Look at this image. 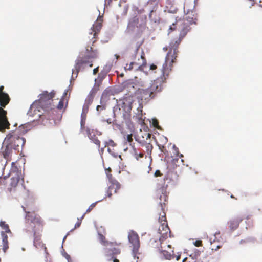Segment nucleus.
<instances>
[{
    "label": "nucleus",
    "instance_id": "f257e3e1",
    "mask_svg": "<svg viewBox=\"0 0 262 262\" xmlns=\"http://www.w3.org/2000/svg\"><path fill=\"white\" fill-rule=\"evenodd\" d=\"M55 92H51L48 93L47 91H44L40 94V98L38 101L34 102L30 106L28 114L30 116H34L38 112H43L42 114H38L37 115L40 119L47 118L48 120L53 119L51 114L55 111L54 106L52 104V99L55 96Z\"/></svg>",
    "mask_w": 262,
    "mask_h": 262
},
{
    "label": "nucleus",
    "instance_id": "f03ea898",
    "mask_svg": "<svg viewBox=\"0 0 262 262\" xmlns=\"http://www.w3.org/2000/svg\"><path fill=\"white\" fill-rule=\"evenodd\" d=\"M24 211L26 212L25 217L26 224L27 232L29 233H33L34 237V245L37 247L42 244L40 241L41 232L43 230L45 225L43 220L40 216L36 213L35 211H28L26 210V207L22 206Z\"/></svg>",
    "mask_w": 262,
    "mask_h": 262
},
{
    "label": "nucleus",
    "instance_id": "7ed1b4c3",
    "mask_svg": "<svg viewBox=\"0 0 262 262\" xmlns=\"http://www.w3.org/2000/svg\"><path fill=\"white\" fill-rule=\"evenodd\" d=\"M183 38L179 36L178 38L173 40L169 44V50L165 57V62L162 68V75L160 78L165 82L172 71L173 63H175L178 54V48Z\"/></svg>",
    "mask_w": 262,
    "mask_h": 262
},
{
    "label": "nucleus",
    "instance_id": "20e7f679",
    "mask_svg": "<svg viewBox=\"0 0 262 262\" xmlns=\"http://www.w3.org/2000/svg\"><path fill=\"white\" fill-rule=\"evenodd\" d=\"M98 56V51L97 49H93L92 46H87L84 52L80 53L75 61L74 69L72 70V74L77 76L79 71L86 67H93V60Z\"/></svg>",
    "mask_w": 262,
    "mask_h": 262
},
{
    "label": "nucleus",
    "instance_id": "39448f33",
    "mask_svg": "<svg viewBox=\"0 0 262 262\" xmlns=\"http://www.w3.org/2000/svg\"><path fill=\"white\" fill-rule=\"evenodd\" d=\"M4 86H0V132H5L6 129L10 128V123L7 117V112L4 108L10 101L9 95L4 92Z\"/></svg>",
    "mask_w": 262,
    "mask_h": 262
},
{
    "label": "nucleus",
    "instance_id": "423d86ee",
    "mask_svg": "<svg viewBox=\"0 0 262 262\" xmlns=\"http://www.w3.org/2000/svg\"><path fill=\"white\" fill-rule=\"evenodd\" d=\"M160 82V80L157 79L146 88H139L136 93L138 97L145 100L154 98L155 94L161 90Z\"/></svg>",
    "mask_w": 262,
    "mask_h": 262
},
{
    "label": "nucleus",
    "instance_id": "0eeeda50",
    "mask_svg": "<svg viewBox=\"0 0 262 262\" xmlns=\"http://www.w3.org/2000/svg\"><path fill=\"white\" fill-rule=\"evenodd\" d=\"M19 130L10 133L4 140V143H8L14 150L19 146H23L26 142L24 138L19 136Z\"/></svg>",
    "mask_w": 262,
    "mask_h": 262
},
{
    "label": "nucleus",
    "instance_id": "6e6552de",
    "mask_svg": "<svg viewBox=\"0 0 262 262\" xmlns=\"http://www.w3.org/2000/svg\"><path fill=\"white\" fill-rule=\"evenodd\" d=\"M191 27L188 23L185 21H178L173 23L168 29V34L172 31L177 30L179 32V36L180 38H184L188 32L191 30Z\"/></svg>",
    "mask_w": 262,
    "mask_h": 262
},
{
    "label": "nucleus",
    "instance_id": "1a4fd4ad",
    "mask_svg": "<svg viewBox=\"0 0 262 262\" xmlns=\"http://www.w3.org/2000/svg\"><path fill=\"white\" fill-rule=\"evenodd\" d=\"M102 16L99 15L96 21L93 25L91 28L88 38L90 40L89 43H91L92 46H93L94 43L97 41L98 34L102 28Z\"/></svg>",
    "mask_w": 262,
    "mask_h": 262
},
{
    "label": "nucleus",
    "instance_id": "9d476101",
    "mask_svg": "<svg viewBox=\"0 0 262 262\" xmlns=\"http://www.w3.org/2000/svg\"><path fill=\"white\" fill-rule=\"evenodd\" d=\"M157 195L158 196L159 203L161 207V209L164 211V207L168 202V193L166 191V187L164 186H157Z\"/></svg>",
    "mask_w": 262,
    "mask_h": 262
},
{
    "label": "nucleus",
    "instance_id": "9b49d317",
    "mask_svg": "<svg viewBox=\"0 0 262 262\" xmlns=\"http://www.w3.org/2000/svg\"><path fill=\"white\" fill-rule=\"evenodd\" d=\"M128 238L129 243L133 246V253L135 257L138 254L140 248L139 237L138 234L135 231H130L128 233Z\"/></svg>",
    "mask_w": 262,
    "mask_h": 262
},
{
    "label": "nucleus",
    "instance_id": "f8f14e48",
    "mask_svg": "<svg viewBox=\"0 0 262 262\" xmlns=\"http://www.w3.org/2000/svg\"><path fill=\"white\" fill-rule=\"evenodd\" d=\"M159 251L166 259L174 258L173 250L171 246L167 242H165V244L162 246Z\"/></svg>",
    "mask_w": 262,
    "mask_h": 262
},
{
    "label": "nucleus",
    "instance_id": "ddd939ff",
    "mask_svg": "<svg viewBox=\"0 0 262 262\" xmlns=\"http://www.w3.org/2000/svg\"><path fill=\"white\" fill-rule=\"evenodd\" d=\"M159 233L160 234V238L164 241L168 237H170L171 231L167 224H162L159 228Z\"/></svg>",
    "mask_w": 262,
    "mask_h": 262
},
{
    "label": "nucleus",
    "instance_id": "4468645a",
    "mask_svg": "<svg viewBox=\"0 0 262 262\" xmlns=\"http://www.w3.org/2000/svg\"><path fill=\"white\" fill-rule=\"evenodd\" d=\"M133 63L136 70H143V68L146 65V60L144 53L142 52L140 58H138L137 61H133Z\"/></svg>",
    "mask_w": 262,
    "mask_h": 262
},
{
    "label": "nucleus",
    "instance_id": "2eb2a0df",
    "mask_svg": "<svg viewBox=\"0 0 262 262\" xmlns=\"http://www.w3.org/2000/svg\"><path fill=\"white\" fill-rule=\"evenodd\" d=\"M120 188V184L117 182L111 183L110 185L108 186V189L106 191V196L111 197L113 193H116L118 190Z\"/></svg>",
    "mask_w": 262,
    "mask_h": 262
},
{
    "label": "nucleus",
    "instance_id": "dca6fc26",
    "mask_svg": "<svg viewBox=\"0 0 262 262\" xmlns=\"http://www.w3.org/2000/svg\"><path fill=\"white\" fill-rule=\"evenodd\" d=\"M6 144V147L4 150L2 151V154L0 156H3V158L6 160V163L10 161L11 159V155L13 148L8 143H4Z\"/></svg>",
    "mask_w": 262,
    "mask_h": 262
},
{
    "label": "nucleus",
    "instance_id": "f3484780",
    "mask_svg": "<svg viewBox=\"0 0 262 262\" xmlns=\"http://www.w3.org/2000/svg\"><path fill=\"white\" fill-rule=\"evenodd\" d=\"M165 244V243H164V241L163 239H161L160 237L158 239H156L153 238L150 239L149 241V245L150 247L157 249L159 251Z\"/></svg>",
    "mask_w": 262,
    "mask_h": 262
},
{
    "label": "nucleus",
    "instance_id": "a211bd4d",
    "mask_svg": "<svg viewBox=\"0 0 262 262\" xmlns=\"http://www.w3.org/2000/svg\"><path fill=\"white\" fill-rule=\"evenodd\" d=\"M243 220V219L241 216H237L233 218L228 222L229 228L231 230H235L238 227L239 223Z\"/></svg>",
    "mask_w": 262,
    "mask_h": 262
},
{
    "label": "nucleus",
    "instance_id": "6ab92c4d",
    "mask_svg": "<svg viewBox=\"0 0 262 262\" xmlns=\"http://www.w3.org/2000/svg\"><path fill=\"white\" fill-rule=\"evenodd\" d=\"M20 180L19 176L17 173L15 176L12 177L10 179V188H8L9 191L11 192L13 188H15Z\"/></svg>",
    "mask_w": 262,
    "mask_h": 262
},
{
    "label": "nucleus",
    "instance_id": "aec40b11",
    "mask_svg": "<svg viewBox=\"0 0 262 262\" xmlns=\"http://www.w3.org/2000/svg\"><path fill=\"white\" fill-rule=\"evenodd\" d=\"M106 252L107 253V256L108 257H112V258H114V256L116 255L119 254L120 253V250L115 247L109 248L106 249Z\"/></svg>",
    "mask_w": 262,
    "mask_h": 262
},
{
    "label": "nucleus",
    "instance_id": "412c9836",
    "mask_svg": "<svg viewBox=\"0 0 262 262\" xmlns=\"http://www.w3.org/2000/svg\"><path fill=\"white\" fill-rule=\"evenodd\" d=\"M196 18H194V15L191 14H188L181 21H185L188 23V24L190 25L195 24Z\"/></svg>",
    "mask_w": 262,
    "mask_h": 262
},
{
    "label": "nucleus",
    "instance_id": "4be33fe9",
    "mask_svg": "<svg viewBox=\"0 0 262 262\" xmlns=\"http://www.w3.org/2000/svg\"><path fill=\"white\" fill-rule=\"evenodd\" d=\"M178 10V8L174 5L170 3H167L166 5L165 11H167V12L170 13L174 14L177 12Z\"/></svg>",
    "mask_w": 262,
    "mask_h": 262
},
{
    "label": "nucleus",
    "instance_id": "5701e85b",
    "mask_svg": "<svg viewBox=\"0 0 262 262\" xmlns=\"http://www.w3.org/2000/svg\"><path fill=\"white\" fill-rule=\"evenodd\" d=\"M98 235L100 242L103 245L105 246H110L111 247H112L116 245V244H114L112 242H108L107 241H106L105 236L103 235L102 234H99Z\"/></svg>",
    "mask_w": 262,
    "mask_h": 262
},
{
    "label": "nucleus",
    "instance_id": "b1692460",
    "mask_svg": "<svg viewBox=\"0 0 262 262\" xmlns=\"http://www.w3.org/2000/svg\"><path fill=\"white\" fill-rule=\"evenodd\" d=\"M223 246V243H219L214 240L213 242H211V249L212 250L216 251L219 249L221 248Z\"/></svg>",
    "mask_w": 262,
    "mask_h": 262
},
{
    "label": "nucleus",
    "instance_id": "393cba45",
    "mask_svg": "<svg viewBox=\"0 0 262 262\" xmlns=\"http://www.w3.org/2000/svg\"><path fill=\"white\" fill-rule=\"evenodd\" d=\"M0 226L4 230L3 231L5 234L6 233H10L11 234V230L9 229V225L7 224L5 222L1 221L0 222Z\"/></svg>",
    "mask_w": 262,
    "mask_h": 262
},
{
    "label": "nucleus",
    "instance_id": "a878e982",
    "mask_svg": "<svg viewBox=\"0 0 262 262\" xmlns=\"http://www.w3.org/2000/svg\"><path fill=\"white\" fill-rule=\"evenodd\" d=\"M94 97V95L93 94V93L90 92L86 97L84 104H87V105L90 106L93 101Z\"/></svg>",
    "mask_w": 262,
    "mask_h": 262
},
{
    "label": "nucleus",
    "instance_id": "bb28decb",
    "mask_svg": "<svg viewBox=\"0 0 262 262\" xmlns=\"http://www.w3.org/2000/svg\"><path fill=\"white\" fill-rule=\"evenodd\" d=\"M142 146L145 147L147 154L150 156L153 149L152 145L150 143L145 142L143 143Z\"/></svg>",
    "mask_w": 262,
    "mask_h": 262
},
{
    "label": "nucleus",
    "instance_id": "cd10ccee",
    "mask_svg": "<svg viewBox=\"0 0 262 262\" xmlns=\"http://www.w3.org/2000/svg\"><path fill=\"white\" fill-rule=\"evenodd\" d=\"M67 91H65L63 93L62 98L59 102V103L57 105V108L59 110H61L64 107V97H66L67 95Z\"/></svg>",
    "mask_w": 262,
    "mask_h": 262
},
{
    "label": "nucleus",
    "instance_id": "c85d7f7f",
    "mask_svg": "<svg viewBox=\"0 0 262 262\" xmlns=\"http://www.w3.org/2000/svg\"><path fill=\"white\" fill-rule=\"evenodd\" d=\"M104 96V94H103L101 99V100H100L101 105H98L96 107V110L98 112H101L102 111H103L106 108V104H103L102 102V99H103Z\"/></svg>",
    "mask_w": 262,
    "mask_h": 262
},
{
    "label": "nucleus",
    "instance_id": "c756f323",
    "mask_svg": "<svg viewBox=\"0 0 262 262\" xmlns=\"http://www.w3.org/2000/svg\"><path fill=\"white\" fill-rule=\"evenodd\" d=\"M90 139L93 141V142L96 144L98 147L99 148L100 146V141L97 138V137H96L95 136H92L91 134L90 135Z\"/></svg>",
    "mask_w": 262,
    "mask_h": 262
},
{
    "label": "nucleus",
    "instance_id": "7c9ffc66",
    "mask_svg": "<svg viewBox=\"0 0 262 262\" xmlns=\"http://www.w3.org/2000/svg\"><path fill=\"white\" fill-rule=\"evenodd\" d=\"M86 117V116H85V115L83 114L81 115L80 124H81V128L82 129H84L85 128Z\"/></svg>",
    "mask_w": 262,
    "mask_h": 262
},
{
    "label": "nucleus",
    "instance_id": "2f4dec72",
    "mask_svg": "<svg viewBox=\"0 0 262 262\" xmlns=\"http://www.w3.org/2000/svg\"><path fill=\"white\" fill-rule=\"evenodd\" d=\"M96 203H92L88 208L85 213L82 216L81 219H83L85 214L89 213L95 207Z\"/></svg>",
    "mask_w": 262,
    "mask_h": 262
},
{
    "label": "nucleus",
    "instance_id": "473e14b6",
    "mask_svg": "<svg viewBox=\"0 0 262 262\" xmlns=\"http://www.w3.org/2000/svg\"><path fill=\"white\" fill-rule=\"evenodd\" d=\"M106 174L110 183L115 182H117V181L113 177V176L111 173H110L108 172H107V173Z\"/></svg>",
    "mask_w": 262,
    "mask_h": 262
},
{
    "label": "nucleus",
    "instance_id": "72a5a7b5",
    "mask_svg": "<svg viewBox=\"0 0 262 262\" xmlns=\"http://www.w3.org/2000/svg\"><path fill=\"white\" fill-rule=\"evenodd\" d=\"M115 145H116V144L112 140H109L108 141L105 142L104 147H106L108 146H111L112 147H114Z\"/></svg>",
    "mask_w": 262,
    "mask_h": 262
},
{
    "label": "nucleus",
    "instance_id": "f704fd0d",
    "mask_svg": "<svg viewBox=\"0 0 262 262\" xmlns=\"http://www.w3.org/2000/svg\"><path fill=\"white\" fill-rule=\"evenodd\" d=\"M159 221L161 222V225L162 224H167L166 217L165 213L164 212V215H162L161 217L159 218Z\"/></svg>",
    "mask_w": 262,
    "mask_h": 262
},
{
    "label": "nucleus",
    "instance_id": "c9c22d12",
    "mask_svg": "<svg viewBox=\"0 0 262 262\" xmlns=\"http://www.w3.org/2000/svg\"><path fill=\"white\" fill-rule=\"evenodd\" d=\"M90 106L87 105V104H84L83 106V109L81 114H84L85 116H86V114L89 111V108Z\"/></svg>",
    "mask_w": 262,
    "mask_h": 262
},
{
    "label": "nucleus",
    "instance_id": "e433bc0d",
    "mask_svg": "<svg viewBox=\"0 0 262 262\" xmlns=\"http://www.w3.org/2000/svg\"><path fill=\"white\" fill-rule=\"evenodd\" d=\"M134 68V66L133 65V62H130L129 64H126L125 67V69L126 70L130 71Z\"/></svg>",
    "mask_w": 262,
    "mask_h": 262
},
{
    "label": "nucleus",
    "instance_id": "4c0bfd02",
    "mask_svg": "<svg viewBox=\"0 0 262 262\" xmlns=\"http://www.w3.org/2000/svg\"><path fill=\"white\" fill-rule=\"evenodd\" d=\"M158 124H159V122L157 119H154L152 120V125L154 127H155L157 128H159Z\"/></svg>",
    "mask_w": 262,
    "mask_h": 262
},
{
    "label": "nucleus",
    "instance_id": "58836bf2",
    "mask_svg": "<svg viewBox=\"0 0 262 262\" xmlns=\"http://www.w3.org/2000/svg\"><path fill=\"white\" fill-rule=\"evenodd\" d=\"M196 247H200L202 246V241L201 240H197L194 243Z\"/></svg>",
    "mask_w": 262,
    "mask_h": 262
},
{
    "label": "nucleus",
    "instance_id": "ea45409f",
    "mask_svg": "<svg viewBox=\"0 0 262 262\" xmlns=\"http://www.w3.org/2000/svg\"><path fill=\"white\" fill-rule=\"evenodd\" d=\"M126 140L129 143H131L132 142H133V138H132V134H129V135H128L127 136V137H126Z\"/></svg>",
    "mask_w": 262,
    "mask_h": 262
},
{
    "label": "nucleus",
    "instance_id": "a19ab883",
    "mask_svg": "<svg viewBox=\"0 0 262 262\" xmlns=\"http://www.w3.org/2000/svg\"><path fill=\"white\" fill-rule=\"evenodd\" d=\"M82 219L81 218L80 220H79V219H78V222L75 225V228H77L80 227L81 224V221Z\"/></svg>",
    "mask_w": 262,
    "mask_h": 262
},
{
    "label": "nucleus",
    "instance_id": "79ce46f5",
    "mask_svg": "<svg viewBox=\"0 0 262 262\" xmlns=\"http://www.w3.org/2000/svg\"><path fill=\"white\" fill-rule=\"evenodd\" d=\"M162 175V174L161 173V171L159 170H157L154 173V176L156 177H160Z\"/></svg>",
    "mask_w": 262,
    "mask_h": 262
},
{
    "label": "nucleus",
    "instance_id": "37998d69",
    "mask_svg": "<svg viewBox=\"0 0 262 262\" xmlns=\"http://www.w3.org/2000/svg\"><path fill=\"white\" fill-rule=\"evenodd\" d=\"M136 159L138 160L139 158H143L144 157V154L143 153H140V154H136Z\"/></svg>",
    "mask_w": 262,
    "mask_h": 262
},
{
    "label": "nucleus",
    "instance_id": "c03bdc74",
    "mask_svg": "<svg viewBox=\"0 0 262 262\" xmlns=\"http://www.w3.org/2000/svg\"><path fill=\"white\" fill-rule=\"evenodd\" d=\"M157 68V67L156 65H155L154 64H152L151 65H150V70H156Z\"/></svg>",
    "mask_w": 262,
    "mask_h": 262
},
{
    "label": "nucleus",
    "instance_id": "a18cd8bd",
    "mask_svg": "<svg viewBox=\"0 0 262 262\" xmlns=\"http://www.w3.org/2000/svg\"><path fill=\"white\" fill-rule=\"evenodd\" d=\"M98 71H99V67H98L93 70V74L94 75H95L98 72Z\"/></svg>",
    "mask_w": 262,
    "mask_h": 262
},
{
    "label": "nucleus",
    "instance_id": "49530a36",
    "mask_svg": "<svg viewBox=\"0 0 262 262\" xmlns=\"http://www.w3.org/2000/svg\"><path fill=\"white\" fill-rule=\"evenodd\" d=\"M127 84L128 88L130 87V86L134 88V83L133 82H128V83Z\"/></svg>",
    "mask_w": 262,
    "mask_h": 262
},
{
    "label": "nucleus",
    "instance_id": "de8ad7c7",
    "mask_svg": "<svg viewBox=\"0 0 262 262\" xmlns=\"http://www.w3.org/2000/svg\"><path fill=\"white\" fill-rule=\"evenodd\" d=\"M110 260H113V262H119L118 259L115 258V256H114V258H112V257H111Z\"/></svg>",
    "mask_w": 262,
    "mask_h": 262
},
{
    "label": "nucleus",
    "instance_id": "09e8293b",
    "mask_svg": "<svg viewBox=\"0 0 262 262\" xmlns=\"http://www.w3.org/2000/svg\"><path fill=\"white\" fill-rule=\"evenodd\" d=\"M15 162L12 163L11 165H12V168L15 169V170H17L18 168L16 166H15Z\"/></svg>",
    "mask_w": 262,
    "mask_h": 262
},
{
    "label": "nucleus",
    "instance_id": "8fccbe9b",
    "mask_svg": "<svg viewBox=\"0 0 262 262\" xmlns=\"http://www.w3.org/2000/svg\"><path fill=\"white\" fill-rule=\"evenodd\" d=\"M159 147L161 151L163 152V149L165 148V147L163 145H159Z\"/></svg>",
    "mask_w": 262,
    "mask_h": 262
},
{
    "label": "nucleus",
    "instance_id": "3c124183",
    "mask_svg": "<svg viewBox=\"0 0 262 262\" xmlns=\"http://www.w3.org/2000/svg\"><path fill=\"white\" fill-rule=\"evenodd\" d=\"M111 171H112L111 168L110 167L105 169L106 174L107 173V172L111 173Z\"/></svg>",
    "mask_w": 262,
    "mask_h": 262
},
{
    "label": "nucleus",
    "instance_id": "603ef678",
    "mask_svg": "<svg viewBox=\"0 0 262 262\" xmlns=\"http://www.w3.org/2000/svg\"><path fill=\"white\" fill-rule=\"evenodd\" d=\"M146 136H147V137H146V139H149L151 137V134H149V133H146Z\"/></svg>",
    "mask_w": 262,
    "mask_h": 262
},
{
    "label": "nucleus",
    "instance_id": "864d4df0",
    "mask_svg": "<svg viewBox=\"0 0 262 262\" xmlns=\"http://www.w3.org/2000/svg\"><path fill=\"white\" fill-rule=\"evenodd\" d=\"M174 257H176V260H179L180 259V255H178V256H174Z\"/></svg>",
    "mask_w": 262,
    "mask_h": 262
},
{
    "label": "nucleus",
    "instance_id": "5fc2aeb1",
    "mask_svg": "<svg viewBox=\"0 0 262 262\" xmlns=\"http://www.w3.org/2000/svg\"><path fill=\"white\" fill-rule=\"evenodd\" d=\"M98 78H99V79L100 78V80L101 81H102V79H103V76H102V77H101V76H100V74H99V76H98Z\"/></svg>",
    "mask_w": 262,
    "mask_h": 262
},
{
    "label": "nucleus",
    "instance_id": "6e6d98bb",
    "mask_svg": "<svg viewBox=\"0 0 262 262\" xmlns=\"http://www.w3.org/2000/svg\"><path fill=\"white\" fill-rule=\"evenodd\" d=\"M163 50H164L165 51H167V50H168V48H167V47H164V48H163Z\"/></svg>",
    "mask_w": 262,
    "mask_h": 262
},
{
    "label": "nucleus",
    "instance_id": "4d7b16f0",
    "mask_svg": "<svg viewBox=\"0 0 262 262\" xmlns=\"http://www.w3.org/2000/svg\"><path fill=\"white\" fill-rule=\"evenodd\" d=\"M187 259V258H185L183 260V262H185V261H186Z\"/></svg>",
    "mask_w": 262,
    "mask_h": 262
},
{
    "label": "nucleus",
    "instance_id": "13d9d810",
    "mask_svg": "<svg viewBox=\"0 0 262 262\" xmlns=\"http://www.w3.org/2000/svg\"><path fill=\"white\" fill-rule=\"evenodd\" d=\"M107 150H108V151L110 153H111V149H110V148H107Z\"/></svg>",
    "mask_w": 262,
    "mask_h": 262
},
{
    "label": "nucleus",
    "instance_id": "bf43d9fd",
    "mask_svg": "<svg viewBox=\"0 0 262 262\" xmlns=\"http://www.w3.org/2000/svg\"><path fill=\"white\" fill-rule=\"evenodd\" d=\"M231 198H234V196L233 195H231Z\"/></svg>",
    "mask_w": 262,
    "mask_h": 262
},
{
    "label": "nucleus",
    "instance_id": "052dcab7",
    "mask_svg": "<svg viewBox=\"0 0 262 262\" xmlns=\"http://www.w3.org/2000/svg\"><path fill=\"white\" fill-rule=\"evenodd\" d=\"M183 157V155L181 154L180 157Z\"/></svg>",
    "mask_w": 262,
    "mask_h": 262
},
{
    "label": "nucleus",
    "instance_id": "680f3d73",
    "mask_svg": "<svg viewBox=\"0 0 262 262\" xmlns=\"http://www.w3.org/2000/svg\"><path fill=\"white\" fill-rule=\"evenodd\" d=\"M114 156L115 157H117V155H114Z\"/></svg>",
    "mask_w": 262,
    "mask_h": 262
}]
</instances>
